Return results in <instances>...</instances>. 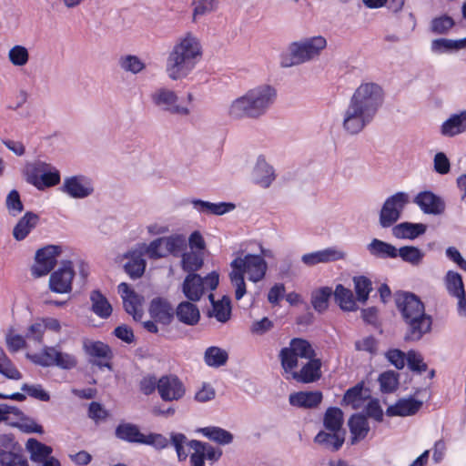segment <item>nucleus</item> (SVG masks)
<instances>
[{
    "label": "nucleus",
    "mask_w": 466,
    "mask_h": 466,
    "mask_svg": "<svg viewBox=\"0 0 466 466\" xmlns=\"http://www.w3.org/2000/svg\"><path fill=\"white\" fill-rule=\"evenodd\" d=\"M203 56L199 38L192 32L178 36L167 54L165 72L172 81L187 78L201 61Z\"/></svg>",
    "instance_id": "1"
},
{
    "label": "nucleus",
    "mask_w": 466,
    "mask_h": 466,
    "mask_svg": "<svg viewBox=\"0 0 466 466\" xmlns=\"http://www.w3.org/2000/svg\"><path fill=\"white\" fill-rule=\"evenodd\" d=\"M277 98V90L270 85L262 84L249 88L230 102L228 115L236 120L258 119L264 116Z\"/></svg>",
    "instance_id": "2"
},
{
    "label": "nucleus",
    "mask_w": 466,
    "mask_h": 466,
    "mask_svg": "<svg viewBox=\"0 0 466 466\" xmlns=\"http://www.w3.org/2000/svg\"><path fill=\"white\" fill-rule=\"evenodd\" d=\"M396 302L407 325L406 340L418 341L431 331V317L425 312L424 305L418 297L403 293L398 296Z\"/></svg>",
    "instance_id": "3"
},
{
    "label": "nucleus",
    "mask_w": 466,
    "mask_h": 466,
    "mask_svg": "<svg viewBox=\"0 0 466 466\" xmlns=\"http://www.w3.org/2000/svg\"><path fill=\"white\" fill-rule=\"evenodd\" d=\"M230 268L229 280L235 290V299L239 300L247 292L245 276L251 282H259L265 278L268 264L260 255L247 254L237 256L230 262Z\"/></svg>",
    "instance_id": "4"
},
{
    "label": "nucleus",
    "mask_w": 466,
    "mask_h": 466,
    "mask_svg": "<svg viewBox=\"0 0 466 466\" xmlns=\"http://www.w3.org/2000/svg\"><path fill=\"white\" fill-rule=\"evenodd\" d=\"M170 440L179 461H185L187 458V449L192 451L190 454L191 466H205V459L217 461L222 456L220 449L213 447L208 442L197 440L187 441V438L182 433H171Z\"/></svg>",
    "instance_id": "5"
},
{
    "label": "nucleus",
    "mask_w": 466,
    "mask_h": 466,
    "mask_svg": "<svg viewBox=\"0 0 466 466\" xmlns=\"http://www.w3.org/2000/svg\"><path fill=\"white\" fill-rule=\"evenodd\" d=\"M327 47V40L322 35H315L291 43L288 47L289 58L282 59L283 66H292L309 62L318 57Z\"/></svg>",
    "instance_id": "6"
},
{
    "label": "nucleus",
    "mask_w": 466,
    "mask_h": 466,
    "mask_svg": "<svg viewBox=\"0 0 466 466\" xmlns=\"http://www.w3.org/2000/svg\"><path fill=\"white\" fill-rule=\"evenodd\" d=\"M384 99L385 93L380 85L373 81H362L354 89L349 102L376 117Z\"/></svg>",
    "instance_id": "7"
},
{
    "label": "nucleus",
    "mask_w": 466,
    "mask_h": 466,
    "mask_svg": "<svg viewBox=\"0 0 466 466\" xmlns=\"http://www.w3.org/2000/svg\"><path fill=\"white\" fill-rule=\"evenodd\" d=\"M23 174L26 182L38 190L53 187L61 181V174L58 168L51 163L40 159L26 163Z\"/></svg>",
    "instance_id": "8"
},
{
    "label": "nucleus",
    "mask_w": 466,
    "mask_h": 466,
    "mask_svg": "<svg viewBox=\"0 0 466 466\" xmlns=\"http://www.w3.org/2000/svg\"><path fill=\"white\" fill-rule=\"evenodd\" d=\"M78 273L84 281L89 274V266L82 260L75 263L66 261L54 271L49 278V289L58 294L69 293L72 290V282L75 275Z\"/></svg>",
    "instance_id": "9"
},
{
    "label": "nucleus",
    "mask_w": 466,
    "mask_h": 466,
    "mask_svg": "<svg viewBox=\"0 0 466 466\" xmlns=\"http://www.w3.org/2000/svg\"><path fill=\"white\" fill-rule=\"evenodd\" d=\"M316 353L311 344L303 339H292L287 347L279 351V357L286 373L296 370L299 362L315 357Z\"/></svg>",
    "instance_id": "10"
},
{
    "label": "nucleus",
    "mask_w": 466,
    "mask_h": 466,
    "mask_svg": "<svg viewBox=\"0 0 466 466\" xmlns=\"http://www.w3.org/2000/svg\"><path fill=\"white\" fill-rule=\"evenodd\" d=\"M152 104L158 109L177 116H188L192 109L180 102L178 94L170 87L160 86L150 94Z\"/></svg>",
    "instance_id": "11"
},
{
    "label": "nucleus",
    "mask_w": 466,
    "mask_h": 466,
    "mask_svg": "<svg viewBox=\"0 0 466 466\" xmlns=\"http://www.w3.org/2000/svg\"><path fill=\"white\" fill-rule=\"evenodd\" d=\"M27 358L42 367L56 366L63 370H72L77 365V359L73 353L53 346L44 347L39 353L27 354Z\"/></svg>",
    "instance_id": "12"
},
{
    "label": "nucleus",
    "mask_w": 466,
    "mask_h": 466,
    "mask_svg": "<svg viewBox=\"0 0 466 466\" xmlns=\"http://www.w3.org/2000/svg\"><path fill=\"white\" fill-rule=\"evenodd\" d=\"M374 119L375 116L370 113L348 102L341 113V127L346 134L356 136L362 132Z\"/></svg>",
    "instance_id": "13"
},
{
    "label": "nucleus",
    "mask_w": 466,
    "mask_h": 466,
    "mask_svg": "<svg viewBox=\"0 0 466 466\" xmlns=\"http://www.w3.org/2000/svg\"><path fill=\"white\" fill-rule=\"evenodd\" d=\"M410 202V196L406 192H397L384 201L380 212V225L383 228L393 226L401 216L406 205Z\"/></svg>",
    "instance_id": "14"
},
{
    "label": "nucleus",
    "mask_w": 466,
    "mask_h": 466,
    "mask_svg": "<svg viewBox=\"0 0 466 466\" xmlns=\"http://www.w3.org/2000/svg\"><path fill=\"white\" fill-rule=\"evenodd\" d=\"M218 281V274L216 272H211L205 279L198 274L190 273L184 280L182 290L189 300L198 301L206 289H215Z\"/></svg>",
    "instance_id": "15"
},
{
    "label": "nucleus",
    "mask_w": 466,
    "mask_h": 466,
    "mask_svg": "<svg viewBox=\"0 0 466 466\" xmlns=\"http://www.w3.org/2000/svg\"><path fill=\"white\" fill-rule=\"evenodd\" d=\"M60 191L74 199H84L95 191L93 180L82 174L65 177Z\"/></svg>",
    "instance_id": "16"
},
{
    "label": "nucleus",
    "mask_w": 466,
    "mask_h": 466,
    "mask_svg": "<svg viewBox=\"0 0 466 466\" xmlns=\"http://www.w3.org/2000/svg\"><path fill=\"white\" fill-rule=\"evenodd\" d=\"M61 253V247L50 245L38 249L35 261L31 268L32 275L39 278L48 274L55 267Z\"/></svg>",
    "instance_id": "17"
},
{
    "label": "nucleus",
    "mask_w": 466,
    "mask_h": 466,
    "mask_svg": "<svg viewBox=\"0 0 466 466\" xmlns=\"http://www.w3.org/2000/svg\"><path fill=\"white\" fill-rule=\"evenodd\" d=\"M157 392L164 401H177L186 394L183 381L176 375H164L157 380Z\"/></svg>",
    "instance_id": "18"
},
{
    "label": "nucleus",
    "mask_w": 466,
    "mask_h": 466,
    "mask_svg": "<svg viewBox=\"0 0 466 466\" xmlns=\"http://www.w3.org/2000/svg\"><path fill=\"white\" fill-rule=\"evenodd\" d=\"M117 291L123 300L126 311L132 315L134 319L140 320L143 316V298L137 295L128 284L122 282L117 287Z\"/></svg>",
    "instance_id": "19"
},
{
    "label": "nucleus",
    "mask_w": 466,
    "mask_h": 466,
    "mask_svg": "<svg viewBox=\"0 0 466 466\" xmlns=\"http://www.w3.org/2000/svg\"><path fill=\"white\" fill-rule=\"evenodd\" d=\"M346 252L337 247H329L324 249L304 254L301 261L308 267H313L320 263H329L344 259Z\"/></svg>",
    "instance_id": "20"
},
{
    "label": "nucleus",
    "mask_w": 466,
    "mask_h": 466,
    "mask_svg": "<svg viewBox=\"0 0 466 466\" xmlns=\"http://www.w3.org/2000/svg\"><path fill=\"white\" fill-rule=\"evenodd\" d=\"M252 181L263 188H268L276 179L274 167L267 161L265 156L259 155L251 173Z\"/></svg>",
    "instance_id": "21"
},
{
    "label": "nucleus",
    "mask_w": 466,
    "mask_h": 466,
    "mask_svg": "<svg viewBox=\"0 0 466 466\" xmlns=\"http://www.w3.org/2000/svg\"><path fill=\"white\" fill-rule=\"evenodd\" d=\"M306 363L300 370H293L288 372L290 378L302 383H310L318 380L321 376V361L315 357L305 360Z\"/></svg>",
    "instance_id": "22"
},
{
    "label": "nucleus",
    "mask_w": 466,
    "mask_h": 466,
    "mask_svg": "<svg viewBox=\"0 0 466 466\" xmlns=\"http://www.w3.org/2000/svg\"><path fill=\"white\" fill-rule=\"evenodd\" d=\"M414 202L426 214L440 215L445 208L444 202L441 198L431 191L419 193L414 198Z\"/></svg>",
    "instance_id": "23"
},
{
    "label": "nucleus",
    "mask_w": 466,
    "mask_h": 466,
    "mask_svg": "<svg viewBox=\"0 0 466 466\" xmlns=\"http://www.w3.org/2000/svg\"><path fill=\"white\" fill-rule=\"evenodd\" d=\"M125 258L127 261L124 264V268L127 274L131 279L140 278L146 269V260L143 258L142 249H132L125 254Z\"/></svg>",
    "instance_id": "24"
},
{
    "label": "nucleus",
    "mask_w": 466,
    "mask_h": 466,
    "mask_svg": "<svg viewBox=\"0 0 466 466\" xmlns=\"http://www.w3.org/2000/svg\"><path fill=\"white\" fill-rule=\"evenodd\" d=\"M345 435L346 432L322 430L314 437V442L329 451H337L342 447Z\"/></svg>",
    "instance_id": "25"
},
{
    "label": "nucleus",
    "mask_w": 466,
    "mask_h": 466,
    "mask_svg": "<svg viewBox=\"0 0 466 466\" xmlns=\"http://www.w3.org/2000/svg\"><path fill=\"white\" fill-rule=\"evenodd\" d=\"M322 398V393L319 390L298 391L289 395V401L297 408L313 409L320 404Z\"/></svg>",
    "instance_id": "26"
},
{
    "label": "nucleus",
    "mask_w": 466,
    "mask_h": 466,
    "mask_svg": "<svg viewBox=\"0 0 466 466\" xmlns=\"http://www.w3.org/2000/svg\"><path fill=\"white\" fill-rule=\"evenodd\" d=\"M191 204L198 212L207 215L222 216L235 209L236 205L230 202L212 203L201 199H193Z\"/></svg>",
    "instance_id": "27"
},
{
    "label": "nucleus",
    "mask_w": 466,
    "mask_h": 466,
    "mask_svg": "<svg viewBox=\"0 0 466 466\" xmlns=\"http://www.w3.org/2000/svg\"><path fill=\"white\" fill-rule=\"evenodd\" d=\"M466 49V37L461 39L437 38L431 43V51L434 55L454 54Z\"/></svg>",
    "instance_id": "28"
},
{
    "label": "nucleus",
    "mask_w": 466,
    "mask_h": 466,
    "mask_svg": "<svg viewBox=\"0 0 466 466\" xmlns=\"http://www.w3.org/2000/svg\"><path fill=\"white\" fill-rule=\"evenodd\" d=\"M422 406V402L413 398H404L399 400L395 404L387 408L388 416H410L415 414Z\"/></svg>",
    "instance_id": "29"
},
{
    "label": "nucleus",
    "mask_w": 466,
    "mask_h": 466,
    "mask_svg": "<svg viewBox=\"0 0 466 466\" xmlns=\"http://www.w3.org/2000/svg\"><path fill=\"white\" fill-rule=\"evenodd\" d=\"M149 312L153 319L163 324H169L174 317L172 306L167 299L161 298L151 301Z\"/></svg>",
    "instance_id": "30"
},
{
    "label": "nucleus",
    "mask_w": 466,
    "mask_h": 466,
    "mask_svg": "<svg viewBox=\"0 0 466 466\" xmlns=\"http://www.w3.org/2000/svg\"><path fill=\"white\" fill-rule=\"evenodd\" d=\"M466 131V110L451 116L441 127L444 137H454Z\"/></svg>",
    "instance_id": "31"
},
{
    "label": "nucleus",
    "mask_w": 466,
    "mask_h": 466,
    "mask_svg": "<svg viewBox=\"0 0 466 466\" xmlns=\"http://www.w3.org/2000/svg\"><path fill=\"white\" fill-rule=\"evenodd\" d=\"M39 218L33 212H26L16 223L13 229V237L17 241L25 239L36 227Z\"/></svg>",
    "instance_id": "32"
},
{
    "label": "nucleus",
    "mask_w": 466,
    "mask_h": 466,
    "mask_svg": "<svg viewBox=\"0 0 466 466\" xmlns=\"http://www.w3.org/2000/svg\"><path fill=\"white\" fill-rule=\"evenodd\" d=\"M348 424L351 435L350 443L352 445L365 439L368 432L370 431L368 420L362 415H352L349 420Z\"/></svg>",
    "instance_id": "33"
},
{
    "label": "nucleus",
    "mask_w": 466,
    "mask_h": 466,
    "mask_svg": "<svg viewBox=\"0 0 466 466\" xmlns=\"http://www.w3.org/2000/svg\"><path fill=\"white\" fill-rule=\"evenodd\" d=\"M117 65L123 72L131 75H139L147 68L146 62L138 56L132 54L120 56L117 59Z\"/></svg>",
    "instance_id": "34"
},
{
    "label": "nucleus",
    "mask_w": 466,
    "mask_h": 466,
    "mask_svg": "<svg viewBox=\"0 0 466 466\" xmlns=\"http://www.w3.org/2000/svg\"><path fill=\"white\" fill-rule=\"evenodd\" d=\"M425 231L426 226L421 223L403 222L392 228V235L397 238L414 239Z\"/></svg>",
    "instance_id": "35"
},
{
    "label": "nucleus",
    "mask_w": 466,
    "mask_h": 466,
    "mask_svg": "<svg viewBox=\"0 0 466 466\" xmlns=\"http://www.w3.org/2000/svg\"><path fill=\"white\" fill-rule=\"evenodd\" d=\"M335 302L343 311H356L358 305L354 299L352 291L345 288L343 285L339 284L333 291Z\"/></svg>",
    "instance_id": "36"
},
{
    "label": "nucleus",
    "mask_w": 466,
    "mask_h": 466,
    "mask_svg": "<svg viewBox=\"0 0 466 466\" xmlns=\"http://www.w3.org/2000/svg\"><path fill=\"white\" fill-rule=\"evenodd\" d=\"M196 431L219 445L230 444L234 439L231 432L217 426L198 428Z\"/></svg>",
    "instance_id": "37"
},
{
    "label": "nucleus",
    "mask_w": 466,
    "mask_h": 466,
    "mask_svg": "<svg viewBox=\"0 0 466 466\" xmlns=\"http://www.w3.org/2000/svg\"><path fill=\"white\" fill-rule=\"evenodd\" d=\"M176 315L180 322L189 326L196 325L200 319L198 307L188 301H183L177 306Z\"/></svg>",
    "instance_id": "38"
},
{
    "label": "nucleus",
    "mask_w": 466,
    "mask_h": 466,
    "mask_svg": "<svg viewBox=\"0 0 466 466\" xmlns=\"http://www.w3.org/2000/svg\"><path fill=\"white\" fill-rule=\"evenodd\" d=\"M91 310L101 319H107L112 314V306L107 299L99 291L90 293Z\"/></svg>",
    "instance_id": "39"
},
{
    "label": "nucleus",
    "mask_w": 466,
    "mask_h": 466,
    "mask_svg": "<svg viewBox=\"0 0 466 466\" xmlns=\"http://www.w3.org/2000/svg\"><path fill=\"white\" fill-rule=\"evenodd\" d=\"M367 250L371 256L380 258H396L397 248L378 238L372 239L367 246Z\"/></svg>",
    "instance_id": "40"
},
{
    "label": "nucleus",
    "mask_w": 466,
    "mask_h": 466,
    "mask_svg": "<svg viewBox=\"0 0 466 466\" xmlns=\"http://www.w3.org/2000/svg\"><path fill=\"white\" fill-rule=\"evenodd\" d=\"M343 412L340 409L336 407L329 408L323 416L324 430L346 432L343 429Z\"/></svg>",
    "instance_id": "41"
},
{
    "label": "nucleus",
    "mask_w": 466,
    "mask_h": 466,
    "mask_svg": "<svg viewBox=\"0 0 466 466\" xmlns=\"http://www.w3.org/2000/svg\"><path fill=\"white\" fill-rule=\"evenodd\" d=\"M116 436L128 442L142 443L145 434L132 423H120L116 429Z\"/></svg>",
    "instance_id": "42"
},
{
    "label": "nucleus",
    "mask_w": 466,
    "mask_h": 466,
    "mask_svg": "<svg viewBox=\"0 0 466 466\" xmlns=\"http://www.w3.org/2000/svg\"><path fill=\"white\" fill-rule=\"evenodd\" d=\"M444 285L447 292L452 297L462 296L464 289V284L462 281L461 275L454 270H449L443 279Z\"/></svg>",
    "instance_id": "43"
},
{
    "label": "nucleus",
    "mask_w": 466,
    "mask_h": 466,
    "mask_svg": "<svg viewBox=\"0 0 466 466\" xmlns=\"http://www.w3.org/2000/svg\"><path fill=\"white\" fill-rule=\"evenodd\" d=\"M333 294L331 288L321 287L312 291L311 293V304L313 309L322 313L329 308V301Z\"/></svg>",
    "instance_id": "44"
},
{
    "label": "nucleus",
    "mask_w": 466,
    "mask_h": 466,
    "mask_svg": "<svg viewBox=\"0 0 466 466\" xmlns=\"http://www.w3.org/2000/svg\"><path fill=\"white\" fill-rule=\"evenodd\" d=\"M7 59L13 66L22 68L30 60L29 50L25 46L15 45L8 50Z\"/></svg>",
    "instance_id": "45"
},
{
    "label": "nucleus",
    "mask_w": 466,
    "mask_h": 466,
    "mask_svg": "<svg viewBox=\"0 0 466 466\" xmlns=\"http://www.w3.org/2000/svg\"><path fill=\"white\" fill-rule=\"evenodd\" d=\"M209 299L213 305L212 315L219 322H227L231 316V304L230 299L228 297H223L220 300L214 301V296L209 295Z\"/></svg>",
    "instance_id": "46"
},
{
    "label": "nucleus",
    "mask_w": 466,
    "mask_h": 466,
    "mask_svg": "<svg viewBox=\"0 0 466 466\" xmlns=\"http://www.w3.org/2000/svg\"><path fill=\"white\" fill-rule=\"evenodd\" d=\"M218 0H192V19L197 22L200 17L207 15L217 9Z\"/></svg>",
    "instance_id": "47"
},
{
    "label": "nucleus",
    "mask_w": 466,
    "mask_h": 466,
    "mask_svg": "<svg viewBox=\"0 0 466 466\" xmlns=\"http://www.w3.org/2000/svg\"><path fill=\"white\" fill-rule=\"evenodd\" d=\"M0 374L6 379L19 380L22 373L16 369L11 360L7 357L3 348L0 347Z\"/></svg>",
    "instance_id": "48"
},
{
    "label": "nucleus",
    "mask_w": 466,
    "mask_h": 466,
    "mask_svg": "<svg viewBox=\"0 0 466 466\" xmlns=\"http://www.w3.org/2000/svg\"><path fill=\"white\" fill-rule=\"evenodd\" d=\"M84 350L86 353L94 358L109 360L111 358V350L109 347L101 341L86 340L84 342Z\"/></svg>",
    "instance_id": "49"
},
{
    "label": "nucleus",
    "mask_w": 466,
    "mask_h": 466,
    "mask_svg": "<svg viewBox=\"0 0 466 466\" xmlns=\"http://www.w3.org/2000/svg\"><path fill=\"white\" fill-rule=\"evenodd\" d=\"M26 449L30 452L31 459L35 461H43L52 452V449L35 439H29L26 442Z\"/></svg>",
    "instance_id": "50"
},
{
    "label": "nucleus",
    "mask_w": 466,
    "mask_h": 466,
    "mask_svg": "<svg viewBox=\"0 0 466 466\" xmlns=\"http://www.w3.org/2000/svg\"><path fill=\"white\" fill-rule=\"evenodd\" d=\"M398 257H400L403 261L416 266L422 261L424 252L417 247L405 246L400 248H397V258Z\"/></svg>",
    "instance_id": "51"
},
{
    "label": "nucleus",
    "mask_w": 466,
    "mask_h": 466,
    "mask_svg": "<svg viewBox=\"0 0 466 466\" xmlns=\"http://www.w3.org/2000/svg\"><path fill=\"white\" fill-rule=\"evenodd\" d=\"M455 25L453 18L448 15L434 17L430 23V30L434 35H445Z\"/></svg>",
    "instance_id": "52"
},
{
    "label": "nucleus",
    "mask_w": 466,
    "mask_h": 466,
    "mask_svg": "<svg viewBox=\"0 0 466 466\" xmlns=\"http://www.w3.org/2000/svg\"><path fill=\"white\" fill-rule=\"evenodd\" d=\"M182 268L187 272H195L203 265V256L199 251L190 250L182 255Z\"/></svg>",
    "instance_id": "53"
},
{
    "label": "nucleus",
    "mask_w": 466,
    "mask_h": 466,
    "mask_svg": "<svg viewBox=\"0 0 466 466\" xmlns=\"http://www.w3.org/2000/svg\"><path fill=\"white\" fill-rule=\"evenodd\" d=\"M204 359L208 366L220 367L227 362L228 353L218 347H209L205 351Z\"/></svg>",
    "instance_id": "54"
},
{
    "label": "nucleus",
    "mask_w": 466,
    "mask_h": 466,
    "mask_svg": "<svg viewBox=\"0 0 466 466\" xmlns=\"http://www.w3.org/2000/svg\"><path fill=\"white\" fill-rule=\"evenodd\" d=\"M149 258L157 259L167 256L166 246L164 245L162 238L152 240L147 245H143L140 248Z\"/></svg>",
    "instance_id": "55"
},
{
    "label": "nucleus",
    "mask_w": 466,
    "mask_h": 466,
    "mask_svg": "<svg viewBox=\"0 0 466 466\" xmlns=\"http://www.w3.org/2000/svg\"><path fill=\"white\" fill-rule=\"evenodd\" d=\"M353 283L358 301L365 303L372 289L371 281L364 276H359L353 278Z\"/></svg>",
    "instance_id": "56"
},
{
    "label": "nucleus",
    "mask_w": 466,
    "mask_h": 466,
    "mask_svg": "<svg viewBox=\"0 0 466 466\" xmlns=\"http://www.w3.org/2000/svg\"><path fill=\"white\" fill-rule=\"evenodd\" d=\"M164 245L168 254L177 255L186 247V238L181 234H174L162 238Z\"/></svg>",
    "instance_id": "57"
},
{
    "label": "nucleus",
    "mask_w": 466,
    "mask_h": 466,
    "mask_svg": "<svg viewBox=\"0 0 466 466\" xmlns=\"http://www.w3.org/2000/svg\"><path fill=\"white\" fill-rule=\"evenodd\" d=\"M0 466H28L21 451H0Z\"/></svg>",
    "instance_id": "58"
},
{
    "label": "nucleus",
    "mask_w": 466,
    "mask_h": 466,
    "mask_svg": "<svg viewBox=\"0 0 466 466\" xmlns=\"http://www.w3.org/2000/svg\"><path fill=\"white\" fill-rule=\"evenodd\" d=\"M21 431L25 433H40L44 432L43 427L39 425L35 420L25 417L24 414L19 418H14V423Z\"/></svg>",
    "instance_id": "59"
},
{
    "label": "nucleus",
    "mask_w": 466,
    "mask_h": 466,
    "mask_svg": "<svg viewBox=\"0 0 466 466\" xmlns=\"http://www.w3.org/2000/svg\"><path fill=\"white\" fill-rule=\"evenodd\" d=\"M363 387L357 385L351 389H349L343 398V402L347 405H350L353 409H360L364 401Z\"/></svg>",
    "instance_id": "60"
},
{
    "label": "nucleus",
    "mask_w": 466,
    "mask_h": 466,
    "mask_svg": "<svg viewBox=\"0 0 466 466\" xmlns=\"http://www.w3.org/2000/svg\"><path fill=\"white\" fill-rule=\"evenodd\" d=\"M380 390L383 392H392L399 385V374L393 370L383 372L379 377Z\"/></svg>",
    "instance_id": "61"
},
{
    "label": "nucleus",
    "mask_w": 466,
    "mask_h": 466,
    "mask_svg": "<svg viewBox=\"0 0 466 466\" xmlns=\"http://www.w3.org/2000/svg\"><path fill=\"white\" fill-rule=\"evenodd\" d=\"M274 328L273 320L267 317L254 320L249 326V332L252 336L262 337Z\"/></svg>",
    "instance_id": "62"
},
{
    "label": "nucleus",
    "mask_w": 466,
    "mask_h": 466,
    "mask_svg": "<svg viewBox=\"0 0 466 466\" xmlns=\"http://www.w3.org/2000/svg\"><path fill=\"white\" fill-rule=\"evenodd\" d=\"M406 363L409 369L414 372L421 373L427 370V364L421 354L413 350L407 352Z\"/></svg>",
    "instance_id": "63"
},
{
    "label": "nucleus",
    "mask_w": 466,
    "mask_h": 466,
    "mask_svg": "<svg viewBox=\"0 0 466 466\" xmlns=\"http://www.w3.org/2000/svg\"><path fill=\"white\" fill-rule=\"evenodd\" d=\"M5 206L9 214L16 217L23 211L24 206L20 199V195L16 190H11L6 197Z\"/></svg>",
    "instance_id": "64"
}]
</instances>
